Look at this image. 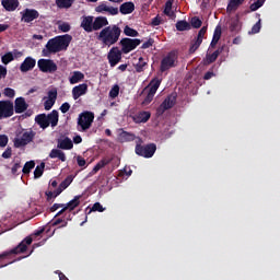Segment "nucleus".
Listing matches in <instances>:
<instances>
[{"instance_id": "29", "label": "nucleus", "mask_w": 280, "mask_h": 280, "mask_svg": "<svg viewBox=\"0 0 280 280\" xmlns=\"http://www.w3.org/2000/svg\"><path fill=\"white\" fill-rule=\"evenodd\" d=\"M50 159H59L62 163L67 161L66 153L59 149H52L49 153Z\"/></svg>"}, {"instance_id": "16", "label": "nucleus", "mask_w": 280, "mask_h": 280, "mask_svg": "<svg viewBox=\"0 0 280 280\" xmlns=\"http://www.w3.org/2000/svg\"><path fill=\"white\" fill-rule=\"evenodd\" d=\"M80 27L83 28L86 33L94 32V18L93 16L81 18Z\"/></svg>"}, {"instance_id": "51", "label": "nucleus", "mask_w": 280, "mask_h": 280, "mask_svg": "<svg viewBox=\"0 0 280 280\" xmlns=\"http://www.w3.org/2000/svg\"><path fill=\"white\" fill-rule=\"evenodd\" d=\"M207 30L208 27L207 26H202L197 35V37H195V39H198V40H202L203 42V38L207 34Z\"/></svg>"}, {"instance_id": "37", "label": "nucleus", "mask_w": 280, "mask_h": 280, "mask_svg": "<svg viewBox=\"0 0 280 280\" xmlns=\"http://www.w3.org/2000/svg\"><path fill=\"white\" fill-rule=\"evenodd\" d=\"M161 85V80L158 78H154L153 80H151L150 82V90L149 92H151L152 94H155L156 91H159Z\"/></svg>"}, {"instance_id": "56", "label": "nucleus", "mask_w": 280, "mask_h": 280, "mask_svg": "<svg viewBox=\"0 0 280 280\" xmlns=\"http://www.w3.org/2000/svg\"><path fill=\"white\" fill-rule=\"evenodd\" d=\"M9 142L7 135H0V148H5Z\"/></svg>"}, {"instance_id": "42", "label": "nucleus", "mask_w": 280, "mask_h": 280, "mask_svg": "<svg viewBox=\"0 0 280 280\" xmlns=\"http://www.w3.org/2000/svg\"><path fill=\"white\" fill-rule=\"evenodd\" d=\"M145 66H147V62H145L144 58L140 57L138 63L136 65V71L138 73L143 72Z\"/></svg>"}, {"instance_id": "34", "label": "nucleus", "mask_w": 280, "mask_h": 280, "mask_svg": "<svg viewBox=\"0 0 280 280\" xmlns=\"http://www.w3.org/2000/svg\"><path fill=\"white\" fill-rule=\"evenodd\" d=\"M175 27L179 32H185L190 30V24L185 20H180L176 22Z\"/></svg>"}, {"instance_id": "35", "label": "nucleus", "mask_w": 280, "mask_h": 280, "mask_svg": "<svg viewBox=\"0 0 280 280\" xmlns=\"http://www.w3.org/2000/svg\"><path fill=\"white\" fill-rule=\"evenodd\" d=\"M203 40L202 39H196L194 38L191 42H190V48H189V54H195L200 45H202Z\"/></svg>"}, {"instance_id": "49", "label": "nucleus", "mask_w": 280, "mask_h": 280, "mask_svg": "<svg viewBox=\"0 0 280 280\" xmlns=\"http://www.w3.org/2000/svg\"><path fill=\"white\" fill-rule=\"evenodd\" d=\"M154 43H155V40L153 38H149L148 40L142 43L141 49H143V50L150 49L154 45Z\"/></svg>"}, {"instance_id": "14", "label": "nucleus", "mask_w": 280, "mask_h": 280, "mask_svg": "<svg viewBox=\"0 0 280 280\" xmlns=\"http://www.w3.org/2000/svg\"><path fill=\"white\" fill-rule=\"evenodd\" d=\"M21 14L22 21L25 23L34 22L39 18V12L36 9H24Z\"/></svg>"}, {"instance_id": "63", "label": "nucleus", "mask_w": 280, "mask_h": 280, "mask_svg": "<svg viewBox=\"0 0 280 280\" xmlns=\"http://www.w3.org/2000/svg\"><path fill=\"white\" fill-rule=\"evenodd\" d=\"M107 13H109L110 15H117L119 14V9L118 8H113V7H107Z\"/></svg>"}, {"instance_id": "44", "label": "nucleus", "mask_w": 280, "mask_h": 280, "mask_svg": "<svg viewBox=\"0 0 280 280\" xmlns=\"http://www.w3.org/2000/svg\"><path fill=\"white\" fill-rule=\"evenodd\" d=\"M14 60V56L12 52H7L5 55H3L1 57V61L3 65H9L10 62H12Z\"/></svg>"}, {"instance_id": "23", "label": "nucleus", "mask_w": 280, "mask_h": 280, "mask_svg": "<svg viewBox=\"0 0 280 280\" xmlns=\"http://www.w3.org/2000/svg\"><path fill=\"white\" fill-rule=\"evenodd\" d=\"M58 149L59 150H72L73 149V141L71 138H63L58 140Z\"/></svg>"}, {"instance_id": "46", "label": "nucleus", "mask_w": 280, "mask_h": 280, "mask_svg": "<svg viewBox=\"0 0 280 280\" xmlns=\"http://www.w3.org/2000/svg\"><path fill=\"white\" fill-rule=\"evenodd\" d=\"M95 211L103 212V211H106V208H104L100 202H95L94 206L90 208L88 214Z\"/></svg>"}, {"instance_id": "3", "label": "nucleus", "mask_w": 280, "mask_h": 280, "mask_svg": "<svg viewBox=\"0 0 280 280\" xmlns=\"http://www.w3.org/2000/svg\"><path fill=\"white\" fill-rule=\"evenodd\" d=\"M178 66V52L177 50H172L167 52L162 61H160V69L161 73H165L170 71L172 68H176Z\"/></svg>"}, {"instance_id": "9", "label": "nucleus", "mask_w": 280, "mask_h": 280, "mask_svg": "<svg viewBox=\"0 0 280 280\" xmlns=\"http://www.w3.org/2000/svg\"><path fill=\"white\" fill-rule=\"evenodd\" d=\"M141 44L142 39L122 38L119 42L122 54H129L130 51H133Z\"/></svg>"}, {"instance_id": "43", "label": "nucleus", "mask_w": 280, "mask_h": 280, "mask_svg": "<svg viewBox=\"0 0 280 280\" xmlns=\"http://www.w3.org/2000/svg\"><path fill=\"white\" fill-rule=\"evenodd\" d=\"M190 25L192 28L198 30L202 26V20L197 16L191 18Z\"/></svg>"}, {"instance_id": "2", "label": "nucleus", "mask_w": 280, "mask_h": 280, "mask_svg": "<svg viewBox=\"0 0 280 280\" xmlns=\"http://www.w3.org/2000/svg\"><path fill=\"white\" fill-rule=\"evenodd\" d=\"M121 35V30L117 24H112L102 30L97 35V40L102 42V44L106 47H110L116 45Z\"/></svg>"}, {"instance_id": "61", "label": "nucleus", "mask_w": 280, "mask_h": 280, "mask_svg": "<svg viewBox=\"0 0 280 280\" xmlns=\"http://www.w3.org/2000/svg\"><path fill=\"white\" fill-rule=\"evenodd\" d=\"M77 164L80 166V167H85L86 165V162L84 160V158L82 155H78L77 156Z\"/></svg>"}, {"instance_id": "18", "label": "nucleus", "mask_w": 280, "mask_h": 280, "mask_svg": "<svg viewBox=\"0 0 280 280\" xmlns=\"http://www.w3.org/2000/svg\"><path fill=\"white\" fill-rule=\"evenodd\" d=\"M86 92H89L88 84L83 83L80 85H75L74 88H72V98H74L77 101L81 96H84L86 94Z\"/></svg>"}, {"instance_id": "59", "label": "nucleus", "mask_w": 280, "mask_h": 280, "mask_svg": "<svg viewBox=\"0 0 280 280\" xmlns=\"http://www.w3.org/2000/svg\"><path fill=\"white\" fill-rule=\"evenodd\" d=\"M69 109H71V105H70L68 102L62 103V105L60 106V112H61L62 114L68 113Z\"/></svg>"}, {"instance_id": "54", "label": "nucleus", "mask_w": 280, "mask_h": 280, "mask_svg": "<svg viewBox=\"0 0 280 280\" xmlns=\"http://www.w3.org/2000/svg\"><path fill=\"white\" fill-rule=\"evenodd\" d=\"M45 196H46V201L48 203H54L55 202V195H54V191H45Z\"/></svg>"}, {"instance_id": "45", "label": "nucleus", "mask_w": 280, "mask_h": 280, "mask_svg": "<svg viewBox=\"0 0 280 280\" xmlns=\"http://www.w3.org/2000/svg\"><path fill=\"white\" fill-rule=\"evenodd\" d=\"M172 7H173V0H167L165 2L164 14H166L170 18L173 15Z\"/></svg>"}, {"instance_id": "21", "label": "nucleus", "mask_w": 280, "mask_h": 280, "mask_svg": "<svg viewBox=\"0 0 280 280\" xmlns=\"http://www.w3.org/2000/svg\"><path fill=\"white\" fill-rule=\"evenodd\" d=\"M109 24L108 19L104 16H98L93 20V31H98L106 27Z\"/></svg>"}, {"instance_id": "33", "label": "nucleus", "mask_w": 280, "mask_h": 280, "mask_svg": "<svg viewBox=\"0 0 280 280\" xmlns=\"http://www.w3.org/2000/svg\"><path fill=\"white\" fill-rule=\"evenodd\" d=\"M112 160L103 159L101 162H97L94 168L92 170V174L98 173L104 166L109 165Z\"/></svg>"}, {"instance_id": "11", "label": "nucleus", "mask_w": 280, "mask_h": 280, "mask_svg": "<svg viewBox=\"0 0 280 280\" xmlns=\"http://www.w3.org/2000/svg\"><path fill=\"white\" fill-rule=\"evenodd\" d=\"M35 136H36V132H34V131L23 132L22 138H15L14 147L16 149H20V148H23V147L27 145L28 143H32Z\"/></svg>"}, {"instance_id": "15", "label": "nucleus", "mask_w": 280, "mask_h": 280, "mask_svg": "<svg viewBox=\"0 0 280 280\" xmlns=\"http://www.w3.org/2000/svg\"><path fill=\"white\" fill-rule=\"evenodd\" d=\"M37 61L33 57L28 56L25 58V60L20 65V71L23 73H27L28 71H32L34 67H36Z\"/></svg>"}, {"instance_id": "4", "label": "nucleus", "mask_w": 280, "mask_h": 280, "mask_svg": "<svg viewBox=\"0 0 280 280\" xmlns=\"http://www.w3.org/2000/svg\"><path fill=\"white\" fill-rule=\"evenodd\" d=\"M33 243V237L32 236H26L22 243L19 244V246L12 248L10 252H3L0 254V259L8 258L9 256L12 255H18V254H23L27 250V246Z\"/></svg>"}, {"instance_id": "17", "label": "nucleus", "mask_w": 280, "mask_h": 280, "mask_svg": "<svg viewBox=\"0 0 280 280\" xmlns=\"http://www.w3.org/2000/svg\"><path fill=\"white\" fill-rule=\"evenodd\" d=\"M223 50H224V46H221L211 55L207 54L206 58H203L202 60V65L206 67L212 65L218 59V57H220Z\"/></svg>"}, {"instance_id": "19", "label": "nucleus", "mask_w": 280, "mask_h": 280, "mask_svg": "<svg viewBox=\"0 0 280 280\" xmlns=\"http://www.w3.org/2000/svg\"><path fill=\"white\" fill-rule=\"evenodd\" d=\"M28 107L30 105L27 104V102H25L24 97L21 96L15 100L14 112L16 114H22L27 112Z\"/></svg>"}, {"instance_id": "32", "label": "nucleus", "mask_w": 280, "mask_h": 280, "mask_svg": "<svg viewBox=\"0 0 280 280\" xmlns=\"http://www.w3.org/2000/svg\"><path fill=\"white\" fill-rule=\"evenodd\" d=\"M75 0H55V4H57V7L59 9H69L73 5Z\"/></svg>"}, {"instance_id": "13", "label": "nucleus", "mask_w": 280, "mask_h": 280, "mask_svg": "<svg viewBox=\"0 0 280 280\" xmlns=\"http://www.w3.org/2000/svg\"><path fill=\"white\" fill-rule=\"evenodd\" d=\"M58 98V91L57 89H52L48 92V97H44L46 100L44 102V108L46 112H49L56 104Z\"/></svg>"}, {"instance_id": "38", "label": "nucleus", "mask_w": 280, "mask_h": 280, "mask_svg": "<svg viewBox=\"0 0 280 280\" xmlns=\"http://www.w3.org/2000/svg\"><path fill=\"white\" fill-rule=\"evenodd\" d=\"M68 221H71V214H69V217L67 218V221L63 219H57V220L52 221V226H58L61 224L59 226V229L66 228V226H68Z\"/></svg>"}, {"instance_id": "60", "label": "nucleus", "mask_w": 280, "mask_h": 280, "mask_svg": "<svg viewBox=\"0 0 280 280\" xmlns=\"http://www.w3.org/2000/svg\"><path fill=\"white\" fill-rule=\"evenodd\" d=\"M12 158V148L8 147L5 151L2 153V159H11Z\"/></svg>"}, {"instance_id": "5", "label": "nucleus", "mask_w": 280, "mask_h": 280, "mask_svg": "<svg viewBox=\"0 0 280 280\" xmlns=\"http://www.w3.org/2000/svg\"><path fill=\"white\" fill-rule=\"evenodd\" d=\"M155 151H156L155 143H149L145 145H142L141 143H137L136 145V154L143 159H152Z\"/></svg>"}, {"instance_id": "64", "label": "nucleus", "mask_w": 280, "mask_h": 280, "mask_svg": "<svg viewBox=\"0 0 280 280\" xmlns=\"http://www.w3.org/2000/svg\"><path fill=\"white\" fill-rule=\"evenodd\" d=\"M60 208H65V203H55L54 206L50 207V211L55 212Z\"/></svg>"}, {"instance_id": "31", "label": "nucleus", "mask_w": 280, "mask_h": 280, "mask_svg": "<svg viewBox=\"0 0 280 280\" xmlns=\"http://www.w3.org/2000/svg\"><path fill=\"white\" fill-rule=\"evenodd\" d=\"M72 182H73V176H67V178L63 179V180L61 182V184L59 185V187H58V189H59L58 194H62L65 189H67L69 186H71Z\"/></svg>"}, {"instance_id": "8", "label": "nucleus", "mask_w": 280, "mask_h": 280, "mask_svg": "<svg viewBox=\"0 0 280 280\" xmlns=\"http://www.w3.org/2000/svg\"><path fill=\"white\" fill-rule=\"evenodd\" d=\"M14 115L12 101H0V120L11 118Z\"/></svg>"}, {"instance_id": "30", "label": "nucleus", "mask_w": 280, "mask_h": 280, "mask_svg": "<svg viewBox=\"0 0 280 280\" xmlns=\"http://www.w3.org/2000/svg\"><path fill=\"white\" fill-rule=\"evenodd\" d=\"M84 73L81 71H74L72 72V75L69 78L70 84H75L79 82H82L84 80Z\"/></svg>"}, {"instance_id": "25", "label": "nucleus", "mask_w": 280, "mask_h": 280, "mask_svg": "<svg viewBox=\"0 0 280 280\" xmlns=\"http://www.w3.org/2000/svg\"><path fill=\"white\" fill-rule=\"evenodd\" d=\"M35 122L39 125L40 128L47 129L50 126L49 119H47L46 114H40L35 117Z\"/></svg>"}, {"instance_id": "36", "label": "nucleus", "mask_w": 280, "mask_h": 280, "mask_svg": "<svg viewBox=\"0 0 280 280\" xmlns=\"http://www.w3.org/2000/svg\"><path fill=\"white\" fill-rule=\"evenodd\" d=\"M46 163L42 162L40 165H37L34 171V178L39 179L42 175L45 173Z\"/></svg>"}, {"instance_id": "24", "label": "nucleus", "mask_w": 280, "mask_h": 280, "mask_svg": "<svg viewBox=\"0 0 280 280\" xmlns=\"http://www.w3.org/2000/svg\"><path fill=\"white\" fill-rule=\"evenodd\" d=\"M151 119L150 112H140L138 115L133 116V121L137 124H145Z\"/></svg>"}, {"instance_id": "40", "label": "nucleus", "mask_w": 280, "mask_h": 280, "mask_svg": "<svg viewBox=\"0 0 280 280\" xmlns=\"http://www.w3.org/2000/svg\"><path fill=\"white\" fill-rule=\"evenodd\" d=\"M36 167V162L31 161L25 163L24 167H23V174L28 175L31 174L32 170Z\"/></svg>"}, {"instance_id": "55", "label": "nucleus", "mask_w": 280, "mask_h": 280, "mask_svg": "<svg viewBox=\"0 0 280 280\" xmlns=\"http://www.w3.org/2000/svg\"><path fill=\"white\" fill-rule=\"evenodd\" d=\"M154 95H155V93L149 92L147 94L144 101L142 102V104L149 105L153 101Z\"/></svg>"}, {"instance_id": "7", "label": "nucleus", "mask_w": 280, "mask_h": 280, "mask_svg": "<svg viewBox=\"0 0 280 280\" xmlns=\"http://www.w3.org/2000/svg\"><path fill=\"white\" fill-rule=\"evenodd\" d=\"M177 103V93H172L166 96V98L163 101L162 104L156 109L158 115H163L168 109L173 108V106H176Z\"/></svg>"}, {"instance_id": "48", "label": "nucleus", "mask_w": 280, "mask_h": 280, "mask_svg": "<svg viewBox=\"0 0 280 280\" xmlns=\"http://www.w3.org/2000/svg\"><path fill=\"white\" fill-rule=\"evenodd\" d=\"M222 36V28L221 25H217L215 30H214V34L212 35V39L213 40H220Z\"/></svg>"}, {"instance_id": "6", "label": "nucleus", "mask_w": 280, "mask_h": 280, "mask_svg": "<svg viewBox=\"0 0 280 280\" xmlns=\"http://www.w3.org/2000/svg\"><path fill=\"white\" fill-rule=\"evenodd\" d=\"M94 121V114L92 112H84L79 115L78 126L80 127L79 131H86L92 127Z\"/></svg>"}, {"instance_id": "28", "label": "nucleus", "mask_w": 280, "mask_h": 280, "mask_svg": "<svg viewBox=\"0 0 280 280\" xmlns=\"http://www.w3.org/2000/svg\"><path fill=\"white\" fill-rule=\"evenodd\" d=\"M245 0H229L228 7H226V12L232 13L237 11L240 5L244 3Z\"/></svg>"}, {"instance_id": "50", "label": "nucleus", "mask_w": 280, "mask_h": 280, "mask_svg": "<svg viewBox=\"0 0 280 280\" xmlns=\"http://www.w3.org/2000/svg\"><path fill=\"white\" fill-rule=\"evenodd\" d=\"M119 90H120L119 85L113 86L110 92H109V97H112V98L118 97L119 96Z\"/></svg>"}, {"instance_id": "12", "label": "nucleus", "mask_w": 280, "mask_h": 280, "mask_svg": "<svg viewBox=\"0 0 280 280\" xmlns=\"http://www.w3.org/2000/svg\"><path fill=\"white\" fill-rule=\"evenodd\" d=\"M122 54L124 51L118 47L110 48L109 52H107V60L109 61V66L112 68L116 67L120 62Z\"/></svg>"}, {"instance_id": "10", "label": "nucleus", "mask_w": 280, "mask_h": 280, "mask_svg": "<svg viewBox=\"0 0 280 280\" xmlns=\"http://www.w3.org/2000/svg\"><path fill=\"white\" fill-rule=\"evenodd\" d=\"M37 67L43 73H55L58 70V66L54 60L40 59L37 61Z\"/></svg>"}, {"instance_id": "20", "label": "nucleus", "mask_w": 280, "mask_h": 280, "mask_svg": "<svg viewBox=\"0 0 280 280\" xmlns=\"http://www.w3.org/2000/svg\"><path fill=\"white\" fill-rule=\"evenodd\" d=\"M1 5L7 12H14L18 7H20V1L18 0H1Z\"/></svg>"}, {"instance_id": "58", "label": "nucleus", "mask_w": 280, "mask_h": 280, "mask_svg": "<svg viewBox=\"0 0 280 280\" xmlns=\"http://www.w3.org/2000/svg\"><path fill=\"white\" fill-rule=\"evenodd\" d=\"M59 30L62 33H68L69 31H71V24H68V23L59 24Z\"/></svg>"}, {"instance_id": "52", "label": "nucleus", "mask_w": 280, "mask_h": 280, "mask_svg": "<svg viewBox=\"0 0 280 280\" xmlns=\"http://www.w3.org/2000/svg\"><path fill=\"white\" fill-rule=\"evenodd\" d=\"M3 95H5V97L13 98L15 97V91L12 88H5V90H3Z\"/></svg>"}, {"instance_id": "57", "label": "nucleus", "mask_w": 280, "mask_h": 280, "mask_svg": "<svg viewBox=\"0 0 280 280\" xmlns=\"http://www.w3.org/2000/svg\"><path fill=\"white\" fill-rule=\"evenodd\" d=\"M260 27H261V24H260V20L257 22V23H255L254 25H253V27H252V31H250V34H258L259 33V31H260Z\"/></svg>"}, {"instance_id": "47", "label": "nucleus", "mask_w": 280, "mask_h": 280, "mask_svg": "<svg viewBox=\"0 0 280 280\" xmlns=\"http://www.w3.org/2000/svg\"><path fill=\"white\" fill-rule=\"evenodd\" d=\"M266 0H257V2H254L250 4L252 12H256L260 7H264Z\"/></svg>"}, {"instance_id": "62", "label": "nucleus", "mask_w": 280, "mask_h": 280, "mask_svg": "<svg viewBox=\"0 0 280 280\" xmlns=\"http://www.w3.org/2000/svg\"><path fill=\"white\" fill-rule=\"evenodd\" d=\"M21 162H16L12 167H11V174L16 175L18 171L21 168Z\"/></svg>"}, {"instance_id": "1", "label": "nucleus", "mask_w": 280, "mask_h": 280, "mask_svg": "<svg viewBox=\"0 0 280 280\" xmlns=\"http://www.w3.org/2000/svg\"><path fill=\"white\" fill-rule=\"evenodd\" d=\"M72 36L69 34L57 36L52 39H49L46 43V48L43 49V56L49 57L50 54H57L59 51H66L71 45Z\"/></svg>"}, {"instance_id": "41", "label": "nucleus", "mask_w": 280, "mask_h": 280, "mask_svg": "<svg viewBox=\"0 0 280 280\" xmlns=\"http://www.w3.org/2000/svg\"><path fill=\"white\" fill-rule=\"evenodd\" d=\"M120 138L125 141V142H131L135 140V135L130 133L128 131H121L120 133Z\"/></svg>"}, {"instance_id": "39", "label": "nucleus", "mask_w": 280, "mask_h": 280, "mask_svg": "<svg viewBox=\"0 0 280 280\" xmlns=\"http://www.w3.org/2000/svg\"><path fill=\"white\" fill-rule=\"evenodd\" d=\"M124 35L125 36L137 37V36H139V33L136 30H133L132 27H130L129 25H125Z\"/></svg>"}, {"instance_id": "27", "label": "nucleus", "mask_w": 280, "mask_h": 280, "mask_svg": "<svg viewBox=\"0 0 280 280\" xmlns=\"http://www.w3.org/2000/svg\"><path fill=\"white\" fill-rule=\"evenodd\" d=\"M51 128H56L59 121V113L57 109H54L50 114L46 115Z\"/></svg>"}, {"instance_id": "22", "label": "nucleus", "mask_w": 280, "mask_h": 280, "mask_svg": "<svg viewBox=\"0 0 280 280\" xmlns=\"http://www.w3.org/2000/svg\"><path fill=\"white\" fill-rule=\"evenodd\" d=\"M82 195H78L74 199H71L68 203L63 205V207L69 210V212L74 211L81 205Z\"/></svg>"}, {"instance_id": "26", "label": "nucleus", "mask_w": 280, "mask_h": 280, "mask_svg": "<svg viewBox=\"0 0 280 280\" xmlns=\"http://www.w3.org/2000/svg\"><path fill=\"white\" fill-rule=\"evenodd\" d=\"M135 3L133 2H124L120 5V14L127 15V14H132L135 12Z\"/></svg>"}, {"instance_id": "53", "label": "nucleus", "mask_w": 280, "mask_h": 280, "mask_svg": "<svg viewBox=\"0 0 280 280\" xmlns=\"http://www.w3.org/2000/svg\"><path fill=\"white\" fill-rule=\"evenodd\" d=\"M108 10V5L106 3H101L95 8L96 13H105Z\"/></svg>"}]
</instances>
